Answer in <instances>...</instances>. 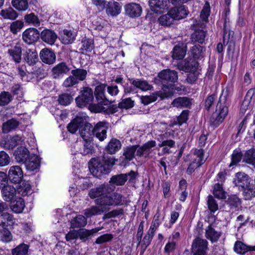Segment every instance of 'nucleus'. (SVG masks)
Here are the masks:
<instances>
[{
	"label": "nucleus",
	"mask_w": 255,
	"mask_h": 255,
	"mask_svg": "<svg viewBox=\"0 0 255 255\" xmlns=\"http://www.w3.org/2000/svg\"><path fill=\"white\" fill-rule=\"evenodd\" d=\"M154 140H150L145 143L142 145H135L127 147L125 148L123 155L128 161L131 160L135 155L138 157L147 158L152 151V148L156 146Z\"/></svg>",
	"instance_id": "nucleus-1"
},
{
	"label": "nucleus",
	"mask_w": 255,
	"mask_h": 255,
	"mask_svg": "<svg viewBox=\"0 0 255 255\" xmlns=\"http://www.w3.org/2000/svg\"><path fill=\"white\" fill-rule=\"evenodd\" d=\"M227 96V92L223 91L219 98L216 111L213 113L211 119L212 124L214 126L217 127L222 123L228 114Z\"/></svg>",
	"instance_id": "nucleus-2"
},
{
	"label": "nucleus",
	"mask_w": 255,
	"mask_h": 255,
	"mask_svg": "<svg viewBox=\"0 0 255 255\" xmlns=\"http://www.w3.org/2000/svg\"><path fill=\"white\" fill-rule=\"evenodd\" d=\"M188 11L184 5L175 7L171 9L167 14L161 16L159 21L162 25L169 26L174 20H179L185 17Z\"/></svg>",
	"instance_id": "nucleus-3"
},
{
	"label": "nucleus",
	"mask_w": 255,
	"mask_h": 255,
	"mask_svg": "<svg viewBox=\"0 0 255 255\" xmlns=\"http://www.w3.org/2000/svg\"><path fill=\"white\" fill-rule=\"evenodd\" d=\"M89 169L91 173L97 177L108 173L110 171L109 162L103 158H93L89 162Z\"/></svg>",
	"instance_id": "nucleus-4"
},
{
	"label": "nucleus",
	"mask_w": 255,
	"mask_h": 255,
	"mask_svg": "<svg viewBox=\"0 0 255 255\" xmlns=\"http://www.w3.org/2000/svg\"><path fill=\"white\" fill-rule=\"evenodd\" d=\"M107 85L101 84L97 86L95 89V95L96 99L98 101V104H94L91 106V110L95 113L106 112L107 110L103 105H105L107 99L106 95Z\"/></svg>",
	"instance_id": "nucleus-5"
},
{
	"label": "nucleus",
	"mask_w": 255,
	"mask_h": 255,
	"mask_svg": "<svg viewBox=\"0 0 255 255\" xmlns=\"http://www.w3.org/2000/svg\"><path fill=\"white\" fill-rule=\"evenodd\" d=\"M158 77L163 88L173 89V84L178 80V73L170 69L163 70L158 74Z\"/></svg>",
	"instance_id": "nucleus-6"
},
{
	"label": "nucleus",
	"mask_w": 255,
	"mask_h": 255,
	"mask_svg": "<svg viewBox=\"0 0 255 255\" xmlns=\"http://www.w3.org/2000/svg\"><path fill=\"white\" fill-rule=\"evenodd\" d=\"M125 197L120 193H114L112 194H108L107 196L95 201L96 205L105 206L122 205L125 203Z\"/></svg>",
	"instance_id": "nucleus-7"
},
{
	"label": "nucleus",
	"mask_w": 255,
	"mask_h": 255,
	"mask_svg": "<svg viewBox=\"0 0 255 255\" xmlns=\"http://www.w3.org/2000/svg\"><path fill=\"white\" fill-rule=\"evenodd\" d=\"M94 100L93 92L89 87H84L81 91L80 94L76 99L77 106L80 108H83L88 105L91 104Z\"/></svg>",
	"instance_id": "nucleus-8"
},
{
	"label": "nucleus",
	"mask_w": 255,
	"mask_h": 255,
	"mask_svg": "<svg viewBox=\"0 0 255 255\" xmlns=\"http://www.w3.org/2000/svg\"><path fill=\"white\" fill-rule=\"evenodd\" d=\"M192 156L193 161L187 169V172L189 174H191L196 168L200 166L205 161L204 150L202 148L195 149Z\"/></svg>",
	"instance_id": "nucleus-9"
},
{
	"label": "nucleus",
	"mask_w": 255,
	"mask_h": 255,
	"mask_svg": "<svg viewBox=\"0 0 255 255\" xmlns=\"http://www.w3.org/2000/svg\"><path fill=\"white\" fill-rule=\"evenodd\" d=\"M251 181L248 175L244 172H239L235 174L233 183L241 190L251 186Z\"/></svg>",
	"instance_id": "nucleus-10"
},
{
	"label": "nucleus",
	"mask_w": 255,
	"mask_h": 255,
	"mask_svg": "<svg viewBox=\"0 0 255 255\" xmlns=\"http://www.w3.org/2000/svg\"><path fill=\"white\" fill-rule=\"evenodd\" d=\"M22 141L21 136L16 135L13 136H7L0 141V146L5 150H12Z\"/></svg>",
	"instance_id": "nucleus-11"
},
{
	"label": "nucleus",
	"mask_w": 255,
	"mask_h": 255,
	"mask_svg": "<svg viewBox=\"0 0 255 255\" xmlns=\"http://www.w3.org/2000/svg\"><path fill=\"white\" fill-rule=\"evenodd\" d=\"M112 190L109 184H103L98 187L91 189L89 191V195L91 199L96 198L95 200H97L107 196L108 194Z\"/></svg>",
	"instance_id": "nucleus-12"
},
{
	"label": "nucleus",
	"mask_w": 255,
	"mask_h": 255,
	"mask_svg": "<svg viewBox=\"0 0 255 255\" xmlns=\"http://www.w3.org/2000/svg\"><path fill=\"white\" fill-rule=\"evenodd\" d=\"M40 33L34 28L26 29L22 33V39L27 44H32L36 42L39 38Z\"/></svg>",
	"instance_id": "nucleus-13"
},
{
	"label": "nucleus",
	"mask_w": 255,
	"mask_h": 255,
	"mask_svg": "<svg viewBox=\"0 0 255 255\" xmlns=\"http://www.w3.org/2000/svg\"><path fill=\"white\" fill-rule=\"evenodd\" d=\"M70 70V67L65 62H62L54 66L51 70L53 78L55 79H60L67 74Z\"/></svg>",
	"instance_id": "nucleus-14"
},
{
	"label": "nucleus",
	"mask_w": 255,
	"mask_h": 255,
	"mask_svg": "<svg viewBox=\"0 0 255 255\" xmlns=\"http://www.w3.org/2000/svg\"><path fill=\"white\" fill-rule=\"evenodd\" d=\"M109 124L100 122L94 128L93 136H95L100 141H103L107 137V130Z\"/></svg>",
	"instance_id": "nucleus-15"
},
{
	"label": "nucleus",
	"mask_w": 255,
	"mask_h": 255,
	"mask_svg": "<svg viewBox=\"0 0 255 255\" xmlns=\"http://www.w3.org/2000/svg\"><path fill=\"white\" fill-rule=\"evenodd\" d=\"M23 173L21 168L19 166H11L8 172L9 180L13 183H19L22 180Z\"/></svg>",
	"instance_id": "nucleus-16"
},
{
	"label": "nucleus",
	"mask_w": 255,
	"mask_h": 255,
	"mask_svg": "<svg viewBox=\"0 0 255 255\" xmlns=\"http://www.w3.org/2000/svg\"><path fill=\"white\" fill-rule=\"evenodd\" d=\"M170 135V132H165L161 135L160 138L162 142L158 144V146L163 147L162 152L163 154L169 153L170 152V148L175 145V142L174 140L168 139Z\"/></svg>",
	"instance_id": "nucleus-17"
},
{
	"label": "nucleus",
	"mask_w": 255,
	"mask_h": 255,
	"mask_svg": "<svg viewBox=\"0 0 255 255\" xmlns=\"http://www.w3.org/2000/svg\"><path fill=\"white\" fill-rule=\"evenodd\" d=\"M168 0H149V5L152 11L155 13H161L168 8Z\"/></svg>",
	"instance_id": "nucleus-18"
},
{
	"label": "nucleus",
	"mask_w": 255,
	"mask_h": 255,
	"mask_svg": "<svg viewBox=\"0 0 255 255\" xmlns=\"http://www.w3.org/2000/svg\"><path fill=\"white\" fill-rule=\"evenodd\" d=\"M94 128L84 119V124L79 128V134L84 140H92Z\"/></svg>",
	"instance_id": "nucleus-19"
},
{
	"label": "nucleus",
	"mask_w": 255,
	"mask_h": 255,
	"mask_svg": "<svg viewBox=\"0 0 255 255\" xmlns=\"http://www.w3.org/2000/svg\"><path fill=\"white\" fill-rule=\"evenodd\" d=\"M39 56L41 61L45 64L52 65L56 61L55 53L50 49H42L40 52Z\"/></svg>",
	"instance_id": "nucleus-20"
},
{
	"label": "nucleus",
	"mask_w": 255,
	"mask_h": 255,
	"mask_svg": "<svg viewBox=\"0 0 255 255\" xmlns=\"http://www.w3.org/2000/svg\"><path fill=\"white\" fill-rule=\"evenodd\" d=\"M126 14L131 18L139 16L142 12L140 5L136 3H130L125 6Z\"/></svg>",
	"instance_id": "nucleus-21"
},
{
	"label": "nucleus",
	"mask_w": 255,
	"mask_h": 255,
	"mask_svg": "<svg viewBox=\"0 0 255 255\" xmlns=\"http://www.w3.org/2000/svg\"><path fill=\"white\" fill-rule=\"evenodd\" d=\"M2 199L6 202H11L16 194V189L12 185H4L1 190Z\"/></svg>",
	"instance_id": "nucleus-22"
},
{
	"label": "nucleus",
	"mask_w": 255,
	"mask_h": 255,
	"mask_svg": "<svg viewBox=\"0 0 255 255\" xmlns=\"http://www.w3.org/2000/svg\"><path fill=\"white\" fill-rule=\"evenodd\" d=\"M13 155L14 156L16 161L18 163H24L27 159L30 156L29 151L25 147L20 146L18 147L14 152Z\"/></svg>",
	"instance_id": "nucleus-23"
},
{
	"label": "nucleus",
	"mask_w": 255,
	"mask_h": 255,
	"mask_svg": "<svg viewBox=\"0 0 255 255\" xmlns=\"http://www.w3.org/2000/svg\"><path fill=\"white\" fill-rule=\"evenodd\" d=\"M198 63L194 60L184 61L180 63L177 67L180 70L185 72H193L197 71Z\"/></svg>",
	"instance_id": "nucleus-24"
},
{
	"label": "nucleus",
	"mask_w": 255,
	"mask_h": 255,
	"mask_svg": "<svg viewBox=\"0 0 255 255\" xmlns=\"http://www.w3.org/2000/svg\"><path fill=\"white\" fill-rule=\"evenodd\" d=\"M40 36L43 41L49 45L54 44L57 38L56 33L53 30L49 29H44Z\"/></svg>",
	"instance_id": "nucleus-25"
},
{
	"label": "nucleus",
	"mask_w": 255,
	"mask_h": 255,
	"mask_svg": "<svg viewBox=\"0 0 255 255\" xmlns=\"http://www.w3.org/2000/svg\"><path fill=\"white\" fill-rule=\"evenodd\" d=\"M109 210V208L105 206H92L84 210V215L87 218H90L93 216L101 215Z\"/></svg>",
	"instance_id": "nucleus-26"
},
{
	"label": "nucleus",
	"mask_w": 255,
	"mask_h": 255,
	"mask_svg": "<svg viewBox=\"0 0 255 255\" xmlns=\"http://www.w3.org/2000/svg\"><path fill=\"white\" fill-rule=\"evenodd\" d=\"M208 242L200 238H196L192 245V252L206 253L208 247Z\"/></svg>",
	"instance_id": "nucleus-27"
},
{
	"label": "nucleus",
	"mask_w": 255,
	"mask_h": 255,
	"mask_svg": "<svg viewBox=\"0 0 255 255\" xmlns=\"http://www.w3.org/2000/svg\"><path fill=\"white\" fill-rule=\"evenodd\" d=\"M24 163L27 170L34 171L38 169L40 166V158L38 155L31 154Z\"/></svg>",
	"instance_id": "nucleus-28"
},
{
	"label": "nucleus",
	"mask_w": 255,
	"mask_h": 255,
	"mask_svg": "<svg viewBox=\"0 0 255 255\" xmlns=\"http://www.w3.org/2000/svg\"><path fill=\"white\" fill-rule=\"evenodd\" d=\"M234 250L236 253L243 255L248 251H255V245L247 246L242 242L238 241L235 242Z\"/></svg>",
	"instance_id": "nucleus-29"
},
{
	"label": "nucleus",
	"mask_w": 255,
	"mask_h": 255,
	"mask_svg": "<svg viewBox=\"0 0 255 255\" xmlns=\"http://www.w3.org/2000/svg\"><path fill=\"white\" fill-rule=\"evenodd\" d=\"M84 119L85 118L83 117L77 116L67 126L68 131L72 133H74L84 124Z\"/></svg>",
	"instance_id": "nucleus-30"
},
{
	"label": "nucleus",
	"mask_w": 255,
	"mask_h": 255,
	"mask_svg": "<svg viewBox=\"0 0 255 255\" xmlns=\"http://www.w3.org/2000/svg\"><path fill=\"white\" fill-rule=\"evenodd\" d=\"M20 124L19 121L14 118L7 120L2 124V131L4 133H7L15 130Z\"/></svg>",
	"instance_id": "nucleus-31"
},
{
	"label": "nucleus",
	"mask_w": 255,
	"mask_h": 255,
	"mask_svg": "<svg viewBox=\"0 0 255 255\" xmlns=\"http://www.w3.org/2000/svg\"><path fill=\"white\" fill-rule=\"evenodd\" d=\"M14 223L15 219L12 215L6 212L0 215V226L2 228L12 226Z\"/></svg>",
	"instance_id": "nucleus-32"
},
{
	"label": "nucleus",
	"mask_w": 255,
	"mask_h": 255,
	"mask_svg": "<svg viewBox=\"0 0 255 255\" xmlns=\"http://www.w3.org/2000/svg\"><path fill=\"white\" fill-rule=\"evenodd\" d=\"M226 203L230 209L233 210L238 211L242 207L241 200L235 195L230 196Z\"/></svg>",
	"instance_id": "nucleus-33"
},
{
	"label": "nucleus",
	"mask_w": 255,
	"mask_h": 255,
	"mask_svg": "<svg viewBox=\"0 0 255 255\" xmlns=\"http://www.w3.org/2000/svg\"><path fill=\"white\" fill-rule=\"evenodd\" d=\"M16 192L21 196H24L32 193L31 185L28 181H24L17 187Z\"/></svg>",
	"instance_id": "nucleus-34"
},
{
	"label": "nucleus",
	"mask_w": 255,
	"mask_h": 255,
	"mask_svg": "<svg viewBox=\"0 0 255 255\" xmlns=\"http://www.w3.org/2000/svg\"><path fill=\"white\" fill-rule=\"evenodd\" d=\"M191 104L190 99L187 97H178L175 99L171 103L173 107L180 109L187 108Z\"/></svg>",
	"instance_id": "nucleus-35"
},
{
	"label": "nucleus",
	"mask_w": 255,
	"mask_h": 255,
	"mask_svg": "<svg viewBox=\"0 0 255 255\" xmlns=\"http://www.w3.org/2000/svg\"><path fill=\"white\" fill-rule=\"evenodd\" d=\"M76 33L71 30L64 29L61 35V41L64 44L72 43L75 39Z\"/></svg>",
	"instance_id": "nucleus-36"
},
{
	"label": "nucleus",
	"mask_w": 255,
	"mask_h": 255,
	"mask_svg": "<svg viewBox=\"0 0 255 255\" xmlns=\"http://www.w3.org/2000/svg\"><path fill=\"white\" fill-rule=\"evenodd\" d=\"M121 6L119 2L110 1L107 4V13L112 16H116L121 12Z\"/></svg>",
	"instance_id": "nucleus-37"
},
{
	"label": "nucleus",
	"mask_w": 255,
	"mask_h": 255,
	"mask_svg": "<svg viewBox=\"0 0 255 255\" xmlns=\"http://www.w3.org/2000/svg\"><path fill=\"white\" fill-rule=\"evenodd\" d=\"M21 47L16 44L12 49L8 50V53L16 63H19L21 60Z\"/></svg>",
	"instance_id": "nucleus-38"
},
{
	"label": "nucleus",
	"mask_w": 255,
	"mask_h": 255,
	"mask_svg": "<svg viewBox=\"0 0 255 255\" xmlns=\"http://www.w3.org/2000/svg\"><path fill=\"white\" fill-rule=\"evenodd\" d=\"M24 58L29 65H33L38 60L37 53L35 49H28L26 50Z\"/></svg>",
	"instance_id": "nucleus-39"
},
{
	"label": "nucleus",
	"mask_w": 255,
	"mask_h": 255,
	"mask_svg": "<svg viewBox=\"0 0 255 255\" xmlns=\"http://www.w3.org/2000/svg\"><path fill=\"white\" fill-rule=\"evenodd\" d=\"M25 207V202L22 198H17L11 204L10 208L13 212L21 213Z\"/></svg>",
	"instance_id": "nucleus-40"
},
{
	"label": "nucleus",
	"mask_w": 255,
	"mask_h": 255,
	"mask_svg": "<svg viewBox=\"0 0 255 255\" xmlns=\"http://www.w3.org/2000/svg\"><path fill=\"white\" fill-rule=\"evenodd\" d=\"M206 237L212 242H216L219 239L221 234L216 231L211 226H208L206 229Z\"/></svg>",
	"instance_id": "nucleus-41"
},
{
	"label": "nucleus",
	"mask_w": 255,
	"mask_h": 255,
	"mask_svg": "<svg viewBox=\"0 0 255 255\" xmlns=\"http://www.w3.org/2000/svg\"><path fill=\"white\" fill-rule=\"evenodd\" d=\"M121 147V144L120 140L116 138H113L109 142L106 147L108 152L110 154H115Z\"/></svg>",
	"instance_id": "nucleus-42"
},
{
	"label": "nucleus",
	"mask_w": 255,
	"mask_h": 255,
	"mask_svg": "<svg viewBox=\"0 0 255 255\" xmlns=\"http://www.w3.org/2000/svg\"><path fill=\"white\" fill-rule=\"evenodd\" d=\"M0 15L3 18L9 20H14L18 16L17 12L11 7L1 10Z\"/></svg>",
	"instance_id": "nucleus-43"
},
{
	"label": "nucleus",
	"mask_w": 255,
	"mask_h": 255,
	"mask_svg": "<svg viewBox=\"0 0 255 255\" xmlns=\"http://www.w3.org/2000/svg\"><path fill=\"white\" fill-rule=\"evenodd\" d=\"M186 53V49L183 46L176 45L172 51V57L173 59H182Z\"/></svg>",
	"instance_id": "nucleus-44"
},
{
	"label": "nucleus",
	"mask_w": 255,
	"mask_h": 255,
	"mask_svg": "<svg viewBox=\"0 0 255 255\" xmlns=\"http://www.w3.org/2000/svg\"><path fill=\"white\" fill-rule=\"evenodd\" d=\"M129 80L134 86L143 91L149 90L152 88V86L146 81L133 79H129Z\"/></svg>",
	"instance_id": "nucleus-45"
},
{
	"label": "nucleus",
	"mask_w": 255,
	"mask_h": 255,
	"mask_svg": "<svg viewBox=\"0 0 255 255\" xmlns=\"http://www.w3.org/2000/svg\"><path fill=\"white\" fill-rule=\"evenodd\" d=\"M86 224V218L84 216L81 215L77 216L71 221V227L72 228L84 227Z\"/></svg>",
	"instance_id": "nucleus-46"
},
{
	"label": "nucleus",
	"mask_w": 255,
	"mask_h": 255,
	"mask_svg": "<svg viewBox=\"0 0 255 255\" xmlns=\"http://www.w3.org/2000/svg\"><path fill=\"white\" fill-rule=\"evenodd\" d=\"M243 161L252 164L255 168V149L251 148L246 151L243 156Z\"/></svg>",
	"instance_id": "nucleus-47"
},
{
	"label": "nucleus",
	"mask_w": 255,
	"mask_h": 255,
	"mask_svg": "<svg viewBox=\"0 0 255 255\" xmlns=\"http://www.w3.org/2000/svg\"><path fill=\"white\" fill-rule=\"evenodd\" d=\"M71 73L78 83L80 81H82L85 80L87 75V70L82 68L72 70Z\"/></svg>",
	"instance_id": "nucleus-48"
},
{
	"label": "nucleus",
	"mask_w": 255,
	"mask_h": 255,
	"mask_svg": "<svg viewBox=\"0 0 255 255\" xmlns=\"http://www.w3.org/2000/svg\"><path fill=\"white\" fill-rule=\"evenodd\" d=\"M206 32L203 30H195L194 33L191 35L192 42H198L202 44L205 40Z\"/></svg>",
	"instance_id": "nucleus-49"
},
{
	"label": "nucleus",
	"mask_w": 255,
	"mask_h": 255,
	"mask_svg": "<svg viewBox=\"0 0 255 255\" xmlns=\"http://www.w3.org/2000/svg\"><path fill=\"white\" fill-rule=\"evenodd\" d=\"M80 50L86 52H91L94 47V41L91 38L84 37L81 41Z\"/></svg>",
	"instance_id": "nucleus-50"
},
{
	"label": "nucleus",
	"mask_w": 255,
	"mask_h": 255,
	"mask_svg": "<svg viewBox=\"0 0 255 255\" xmlns=\"http://www.w3.org/2000/svg\"><path fill=\"white\" fill-rule=\"evenodd\" d=\"M127 181V174H120L112 176L110 182L117 186H121L125 184Z\"/></svg>",
	"instance_id": "nucleus-51"
},
{
	"label": "nucleus",
	"mask_w": 255,
	"mask_h": 255,
	"mask_svg": "<svg viewBox=\"0 0 255 255\" xmlns=\"http://www.w3.org/2000/svg\"><path fill=\"white\" fill-rule=\"evenodd\" d=\"M29 246L25 244H21L12 250V255H26L28 253Z\"/></svg>",
	"instance_id": "nucleus-52"
},
{
	"label": "nucleus",
	"mask_w": 255,
	"mask_h": 255,
	"mask_svg": "<svg viewBox=\"0 0 255 255\" xmlns=\"http://www.w3.org/2000/svg\"><path fill=\"white\" fill-rule=\"evenodd\" d=\"M12 236L10 231L6 228L0 230V240L3 242L8 243L12 240Z\"/></svg>",
	"instance_id": "nucleus-53"
},
{
	"label": "nucleus",
	"mask_w": 255,
	"mask_h": 255,
	"mask_svg": "<svg viewBox=\"0 0 255 255\" xmlns=\"http://www.w3.org/2000/svg\"><path fill=\"white\" fill-rule=\"evenodd\" d=\"M73 100L72 96L68 93H64L60 95L58 101L59 104L62 106L69 105Z\"/></svg>",
	"instance_id": "nucleus-54"
},
{
	"label": "nucleus",
	"mask_w": 255,
	"mask_h": 255,
	"mask_svg": "<svg viewBox=\"0 0 255 255\" xmlns=\"http://www.w3.org/2000/svg\"><path fill=\"white\" fill-rule=\"evenodd\" d=\"M11 3L13 7L20 11L26 10L28 6L26 0H12Z\"/></svg>",
	"instance_id": "nucleus-55"
},
{
	"label": "nucleus",
	"mask_w": 255,
	"mask_h": 255,
	"mask_svg": "<svg viewBox=\"0 0 255 255\" xmlns=\"http://www.w3.org/2000/svg\"><path fill=\"white\" fill-rule=\"evenodd\" d=\"M243 155L241 151L235 150L232 155L231 162L229 165L230 167L236 165L243 158Z\"/></svg>",
	"instance_id": "nucleus-56"
},
{
	"label": "nucleus",
	"mask_w": 255,
	"mask_h": 255,
	"mask_svg": "<svg viewBox=\"0 0 255 255\" xmlns=\"http://www.w3.org/2000/svg\"><path fill=\"white\" fill-rule=\"evenodd\" d=\"M213 194L216 198L219 199H223L226 198L225 192L223 190L222 185L219 183L215 184Z\"/></svg>",
	"instance_id": "nucleus-57"
},
{
	"label": "nucleus",
	"mask_w": 255,
	"mask_h": 255,
	"mask_svg": "<svg viewBox=\"0 0 255 255\" xmlns=\"http://www.w3.org/2000/svg\"><path fill=\"white\" fill-rule=\"evenodd\" d=\"M12 100V97L9 92L3 91L0 94V106L6 105Z\"/></svg>",
	"instance_id": "nucleus-58"
},
{
	"label": "nucleus",
	"mask_w": 255,
	"mask_h": 255,
	"mask_svg": "<svg viewBox=\"0 0 255 255\" xmlns=\"http://www.w3.org/2000/svg\"><path fill=\"white\" fill-rule=\"evenodd\" d=\"M210 6L208 2H206L200 13V18L203 22H207L210 15Z\"/></svg>",
	"instance_id": "nucleus-59"
},
{
	"label": "nucleus",
	"mask_w": 255,
	"mask_h": 255,
	"mask_svg": "<svg viewBox=\"0 0 255 255\" xmlns=\"http://www.w3.org/2000/svg\"><path fill=\"white\" fill-rule=\"evenodd\" d=\"M24 23L21 20H16L12 22L10 26V29L11 32L13 34H16L17 32L19 31L23 27Z\"/></svg>",
	"instance_id": "nucleus-60"
},
{
	"label": "nucleus",
	"mask_w": 255,
	"mask_h": 255,
	"mask_svg": "<svg viewBox=\"0 0 255 255\" xmlns=\"http://www.w3.org/2000/svg\"><path fill=\"white\" fill-rule=\"evenodd\" d=\"M153 236L154 235L150 234L148 232L147 234L144 236L143 240H141L140 243L141 249L143 250V252H144L146 249L147 247L149 245Z\"/></svg>",
	"instance_id": "nucleus-61"
},
{
	"label": "nucleus",
	"mask_w": 255,
	"mask_h": 255,
	"mask_svg": "<svg viewBox=\"0 0 255 255\" xmlns=\"http://www.w3.org/2000/svg\"><path fill=\"white\" fill-rule=\"evenodd\" d=\"M24 19L27 22L32 23L35 26H38L40 25V21L38 18L33 13L25 15Z\"/></svg>",
	"instance_id": "nucleus-62"
},
{
	"label": "nucleus",
	"mask_w": 255,
	"mask_h": 255,
	"mask_svg": "<svg viewBox=\"0 0 255 255\" xmlns=\"http://www.w3.org/2000/svg\"><path fill=\"white\" fill-rule=\"evenodd\" d=\"M207 204L208 208L211 212L214 213L218 210V205L212 195L208 196Z\"/></svg>",
	"instance_id": "nucleus-63"
},
{
	"label": "nucleus",
	"mask_w": 255,
	"mask_h": 255,
	"mask_svg": "<svg viewBox=\"0 0 255 255\" xmlns=\"http://www.w3.org/2000/svg\"><path fill=\"white\" fill-rule=\"evenodd\" d=\"M246 200H250L255 196V188L251 184V186L242 190Z\"/></svg>",
	"instance_id": "nucleus-64"
}]
</instances>
